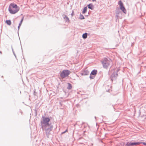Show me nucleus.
Segmentation results:
<instances>
[{"instance_id": "dca6fc26", "label": "nucleus", "mask_w": 146, "mask_h": 146, "mask_svg": "<svg viewBox=\"0 0 146 146\" xmlns=\"http://www.w3.org/2000/svg\"><path fill=\"white\" fill-rule=\"evenodd\" d=\"M23 19H24V18L23 17V18H22V19H21V21L20 22V23H19V26H21V24H22V22L23 21Z\"/></svg>"}, {"instance_id": "a878e982", "label": "nucleus", "mask_w": 146, "mask_h": 146, "mask_svg": "<svg viewBox=\"0 0 146 146\" xmlns=\"http://www.w3.org/2000/svg\"><path fill=\"white\" fill-rule=\"evenodd\" d=\"M11 22L10 20V25H11Z\"/></svg>"}, {"instance_id": "5701e85b", "label": "nucleus", "mask_w": 146, "mask_h": 146, "mask_svg": "<svg viewBox=\"0 0 146 146\" xmlns=\"http://www.w3.org/2000/svg\"><path fill=\"white\" fill-rule=\"evenodd\" d=\"M67 131V130H66L65 131H64V132H63L62 133H63V134L64 133H65Z\"/></svg>"}, {"instance_id": "a211bd4d", "label": "nucleus", "mask_w": 146, "mask_h": 146, "mask_svg": "<svg viewBox=\"0 0 146 146\" xmlns=\"http://www.w3.org/2000/svg\"><path fill=\"white\" fill-rule=\"evenodd\" d=\"M12 51L13 52V54L14 55V56H15V57H16V54L13 50V48H12Z\"/></svg>"}, {"instance_id": "423d86ee", "label": "nucleus", "mask_w": 146, "mask_h": 146, "mask_svg": "<svg viewBox=\"0 0 146 146\" xmlns=\"http://www.w3.org/2000/svg\"><path fill=\"white\" fill-rule=\"evenodd\" d=\"M118 4L120 6V9L122 11L125 13H126V11L124 7L123 6V5L122 2L120 1L118 2Z\"/></svg>"}, {"instance_id": "9b49d317", "label": "nucleus", "mask_w": 146, "mask_h": 146, "mask_svg": "<svg viewBox=\"0 0 146 146\" xmlns=\"http://www.w3.org/2000/svg\"><path fill=\"white\" fill-rule=\"evenodd\" d=\"M88 8L91 10H93L94 9V6L92 4H90L88 5Z\"/></svg>"}, {"instance_id": "39448f33", "label": "nucleus", "mask_w": 146, "mask_h": 146, "mask_svg": "<svg viewBox=\"0 0 146 146\" xmlns=\"http://www.w3.org/2000/svg\"><path fill=\"white\" fill-rule=\"evenodd\" d=\"M119 70H117L115 71L114 72L113 74L111 76L110 78L112 81L115 80L116 78L118 76L117 72Z\"/></svg>"}, {"instance_id": "2eb2a0df", "label": "nucleus", "mask_w": 146, "mask_h": 146, "mask_svg": "<svg viewBox=\"0 0 146 146\" xmlns=\"http://www.w3.org/2000/svg\"><path fill=\"white\" fill-rule=\"evenodd\" d=\"M80 19H84V17L83 15L82 14H80Z\"/></svg>"}, {"instance_id": "6ab92c4d", "label": "nucleus", "mask_w": 146, "mask_h": 146, "mask_svg": "<svg viewBox=\"0 0 146 146\" xmlns=\"http://www.w3.org/2000/svg\"><path fill=\"white\" fill-rule=\"evenodd\" d=\"M6 22L8 25H9V20L6 21Z\"/></svg>"}, {"instance_id": "0eeeda50", "label": "nucleus", "mask_w": 146, "mask_h": 146, "mask_svg": "<svg viewBox=\"0 0 146 146\" xmlns=\"http://www.w3.org/2000/svg\"><path fill=\"white\" fill-rule=\"evenodd\" d=\"M97 73V70H93L91 72V73L90 76V79H93L94 77V75L96 74Z\"/></svg>"}, {"instance_id": "20e7f679", "label": "nucleus", "mask_w": 146, "mask_h": 146, "mask_svg": "<svg viewBox=\"0 0 146 146\" xmlns=\"http://www.w3.org/2000/svg\"><path fill=\"white\" fill-rule=\"evenodd\" d=\"M69 71L68 70H64L61 73L60 76L62 78H64L69 74Z\"/></svg>"}, {"instance_id": "1a4fd4ad", "label": "nucleus", "mask_w": 146, "mask_h": 146, "mask_svg": "<svg viewBox=\"0 0 146 146\" xmlns=\"http://www.w3.org/2000/svg\"><path fill=\"white\" fill-rule=\"evenodd\" d=\"M89 72L87 70H84L82 73H81V74L82 76L87 75L89 74Z\"/></svg>"}, {"instance_id": "9d476101", "label": "nucleus", "mask_w": 146, "mask_h": 146, "mask_svg": "<svg viewBox=\"0 0 146 146\" xmlns=\"http://www.w3.org/2000/svg\"><path fill=\"white\" fill-rule=\"evenodd\" d=\"M63 18L65 20V21L67 22H69L70 20L66 16V15H63Z\"/></svg>"}, {"instance_id": "f3484780", "label": "nucleus", "mask_w": 146, "mask_h": 146, "mask_svg": "<svg viewBox=\"0 0 146 146\" xmlns=\"http://www.w3.org/2000/svg\"><path fill=\"white\" fill-rule=\"evenodd\" d=\"M118 14H119V13L117 12L116 13V15L115 16V18L116 19H117L118 18Z\"/></svg>"}, {"instance_id": "aec40b11", "label": "nucleus", "mask_w": 146, "mask_h": 146, "mask_svg": "<svg viewBox=\"0 0 146 146\" xmlns=\"http://www.w3.org/2000/svg\"><path fill=\"white\" fill-rule=\"evenodd\" d=\"M141 143H142L143 145H146V143L145 142H141Z\"/></svg>"}, {"instance_id": "7ed1b4c3", "label": "nucleus", "mask_w": 146, "mask_h": 146, "mask_svg": "<svg viewBox=\"0 0 146 146\" xmlns=\"http://www.w3.org/2000/svg\"><path fill=\"white\" fill-rule=\"evenodd\" d=\"M101 62L103 67L107 69L110 66L112 61L110 59L105 58L101 60Z\"/></svg>"}, {"instance_id": "f257e3e1", "label": "nucleus", "mask_w": 146, "mask_h": 146, "mask_svg": "<svg viewBox=\"0 0 146 146\" xmlns=\"http://www.w3.org/2000/svg\"><path fill=\"white\" fill-rule=\"evenodd\" d=\"M50 118L48 117L42 116L41 120V127L43 130L45 131L46 135L49 138L51 134L50 131L53 128V126L51 123H50Z\"/></svg>"}, {"instance_id": "f03ea898", "label": "nucleus", "mask_w": 146, "mask_h": 146, "mask_svg": "<svg viewBox=\"0 0 146 146\" xmlns=\"http://www.w3.org/2000/svg\"><path fill=\"white\" fill-rule=\"evenodd\" d=\"M19 10V7L14 3H11L10 5V13L15 14Z\"/></svg>"}, {"instance_id": "f8f14e48", "label": "nucleus", "mask_w": 146, "mask_h": 146, "mask_svg": "<svg viewBox=\"0 0 146 146\" xmlns=\"http://www.w3.org/2000/svg\"><path fill=\"white\" fill-rule=\"evenodd\" d=\"M68 86L67 87V88L68 89H71L72 88V85L69 83H68Z\"/></svg>"}, {"instance_id": "b1692460", "label": "nucleus", "mask_w": 146, "mask_h": 146, "mask_svg": "<svg viewBox=\"0 0 146 146\" xmlns=\"http://www.w3.org/2000/svg\"><path fill=\"white\" fill-rule=\"evenodd\" d=\"M20 26H19H19H18V30H19V28H20Z\"/></svg>"}, {"instance_id": "393cba45", "label": "nucleus", "mask_w": 146, "mask_h": 146, "mask_svg": "<svg viewBox=\"0 0 146 146\" xmlns=\"http://www.w3.org/2000/svg\"><path fill=\"white\" fill-rule=\"evenodd\" d=\"M96 0H92V1H93V2H94V1H96Z\"/></svg>"}, {"instance_id": "412c9836", "label": "nucleus", "mask_w": 146, "mask_h": 146, "mask_svg": "<svg viewBox=\"0 0 146 146\" xmlns=\"http://www.w3.org/2000/svg\"><path fill=\"white\" fill-rule=\"evenodd\" d=\"M74 12H72V13H71V15H72V16H73V15H74Z\"/></svg>"}, {"instance_id": "4be33fe9", "label": "nucleus", "mask_w": 146, "mask_h": 146, "mask_svg": "<svg viewBox=\"0 0 146 146\" xmlns=\"http://www.w3.org/2000/svg\"><path fill=\"white\" fill-rule=\"evenodd\" d=\"M67 131V130H66L65 131H64V132H63L62 133H63V134L64 133H65Z\"/></svg>"}, {"instance_id": "4468645a", "label": "nucleus", "mask_w": 146, "mask_h": 146, "mask_svg": "<svg viewBox=\"0 0 146 146\" xmlns=\"http://www.w3.org/2000/svg\"><path fill=\"white\" fill-rule=\"evenodd\" d=\"M87 7H85L83 9V11H82V13L83 14H84L87 11Z\"/></svg>"}, {"instance_id": "ddd939ff", "label": "nucleus", "mask_w": 146, "mask_h": 146, "mask_svg": "<svg viewBox=\"0 0 146 146\" xmlns=\"http://www.w3.org/2000/svg\"><path fill=\"white\" fill-rule=\"evenodd\" d=\"M87 37V33H84L82 35V37L84 39L86 38Z\"/></svg>"}, {"instance_id": "6e6552de", "label": "nucleus", "mask_w": 146, "mask_h": 146, "mask_svg": "<svg viewBox=\"0 0 146 146\" xmlns=\"http://www.w3.org/2000/svg\"><path fill=\"white\" fill-rule=\"evenodd\" d=\"M140 143L139 142H127L126 144V145L127 146L137 145H139Z\"/></svg>"}]
</instances>
